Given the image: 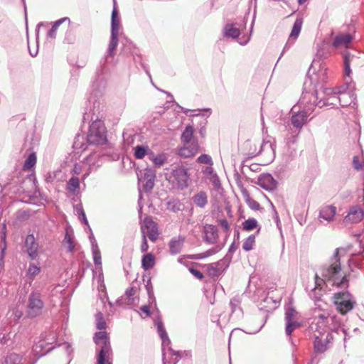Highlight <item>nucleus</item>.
I'll use <instances>...</instances> for the list:
<instances>
[{"label": "nucleus", "instance_id": "f257e3e1", "mask_svg": "<svg viewBox=\"0 0 364 364\" xmlns=\"http://www.w3.org/2000/svg\"><path fill=\"white\" fill-rule=\"evenodd\" d=\"M339 252L340 250L337 249L331 259V264L321 268V276L323 279L320 278L318 274H315L314 291L321 289L325 283V280L332 281L333 284L338 287H343L347 288L348 287V275L346 274H344L341 279L339 277V274L341 271Z\"/></svg>", "mask_w": 364, "mask_h": 364}, {"label": "nucleus", "instance_id": "f03ea898", "mask_svg": "<svg viewBox=\"0 0 364 364\" xmlns=\"http://www.w3.org/2000/svg\"><path fill=\"white\" fill-rule=\"evenodd\" d=\"M94 340L96 345L100 348L97 364H105V360H112V356L109 335L106 331L96 332Z\"/></svg>", "mask_w": 364, "mask_h": 364}, {"label": "nucleus", "instance_id": "7ed1b4c3", "mask_svg": "<svg viewBox=\"0 0 364 364\" xmlns=\"http://www.w3.org/2000/svg\"><path fill=\"white\" fill-rule=\"evenodd\" d=\"M106 129L102 121H95L90 127L87 141L92 144H103L106 142Z\"/></svg>", "mask_w": 364, "mask_h": 364}, {"label": "nucleus", "instance_id": "20e7f679", "mask_svg": "<svg viewBox=\"0 0 364 364\" xmlns=\"http://www.w3.org/2000/svg\"><path fill=\"white\" fill-rule=\"evenodd\" d=\"M43 301L41 295L36 291H32L28 297L26 308V315L29 318H36L41 315L43 310Z\"/></svg>", "mask_w": 364, "mask_h": 364}, {"label": "nucleus", "instance_id": "39448f33", "mask_svg": "<svg viewBox=\"0 0 364 364\" xmlns=\"http://www.w3.org/2000/svg\"><path fill=\"white\" fill-rule=\"evenodd\" d=\"M338 93H339V92L337 90V89L326 88L324 90V94L326 95L325 99L318 101L316 105L319 107L333 105H336L337 100H339L340 105L343 107L347 106L348 103L346 101H343V99L348 97V94L345 92L341 93L342 97H337Z\"/></svg>", "mask_w": 364, "mask_h": 364}, {"label": "nucleus", "instance_id": "423d86ee", "mask_svg": "<svg viewBox=\"0 0 364 364\" xmlns=\"http://www.w3.org/2000/svg\"><path fill=\"white\" fill-rule=\"evenodd\" d=\"M173 182L178 188L183 189L188 186L189 174L188 168L184 166H176L172 171Z\"/></svg>", "mask_w": 364, "mask_h": 364}, {"label": "nucleus", "instance_id": "0eeeda50", "mask_svg": "<svg viewBox=\"0 0 364 364\" xmlns=\"http://www.w3.org/2000/svg\"><path fill=\"white\" fill-rule=\"evenodd\" d=\"M350 294L347 291L336 294L333 296L334 302L337 305V309L342 315L353 309V303L349 300Z\"/></svg>", "mask_w": 364, "mask_h": 364}, {"label": "nucleus", "instance_id": "6e6552de", "mask_svg": "<svg viewBox=\"0 0 364 364\" xmlns=\"http://www.w3.org/2000/svg\"><path fill=\"white\" fill-rule=\"evenodd\" d=\"M141 232L142 236H148L152 241H155L159 236L156 224L149 217L145 218L141 223Z\"/></svg>", "mask_w": 364, "mask_h": 364}, {"label": "nucleus", "instance_id": "1a4fd4ad", "mask_svg": "<svg viewBox=\"0 0 364 364\" xmlns=\"http://www.w3.org/2000/svg\"><path fill=\"white\" fill-rule=\"evenodd\" d=\"M364 65V59L362 57L350 53H347L344 56L345 75L350 76L351 74L350 67L358 69Z\"/></svg>", "mask_w": 364, "mask_h": 364}, {"label": "nucleus", "instance_id": "9d476101", "mask_svg": "<svg viewBox=\"0 0 364 364\" xmlns=\"http://www.w3.org/2000/svg\"><path fill=\"white\" fill-rule=\"evenodd\" d=\"M26 252L31 259H36L38 255V244L33 235H28L25 240Z\"/></svg>", "mask_w": 364, "mask_h": 364}, {"label": "nucleus", "instance_id": "9b49d317", "mask_svg": "<svg viewBox=\"0 0 364 364\" xmlns=\"http://www.w3.org/2000/svg\"><path fill=\"white\" fill-rule=\"evenodd\" d=\"M364 216L363 210L358 206L353 207L350 209L349 213L344 218V223H357L363 220Z\"/></svg>", "mask_w": 364, "mask_h": 364}, {"label": "nucleus", "instance_id": "f8f14e48", "mask_svg": "<svg viewBox=\"0 0 364 364\" xmlns=\"http://www.w3.org/2000/svg\"><path fill=\"white\" fill-rule=\"evenodd\" d=\"M199 149L200 146L197 141L185 143L180 149V155L183 157H191L195 156Z\"/></svg>", "mask_w": 364, "mask_h": 364}, {"label": "nucleus", "instance_id": "ddd939ff", "mask_svg": "<svg viewBox=\"0 0 364 364\" xmlns=\"http://www.w3.org/2000/svg\"><path fill=\"white\" fill-rule=\"evenodd\" d=\"M258 184L263 188L273 190L277 187V181L270 173H263L258 179Z\"/></svg>", "mask_w": 364, "mask_h": 364}, {"label": "nucleus", "instance_id": "4468645a", "mask_svg": "<svg viewBox=\"0 0 364 364\" xmlns=\"http://www.w3.org/2000/svg\"><path fill=\"white\" fill-rule=\"evenodd\" d=\"M241 194L244 200L247 203V205L250 208L252 209L253 210H260L262 209L259 203L252 198L247 188H242L241 189Z\"/></svg>", "mask_w": 364, "mask_h": 364}, {"label": "nucleus", "instance_id": "2eb2a0df", "mask_svg": "<svg viewBox=\"0 0 364 364\" xmlns=\"http://www.w3.org/2000/svg\"><path fill=\"white\" fill-rule=\"evenodd\" d=\"M353 40V36L349 33L338 34L336 36L333 41L334 47L345 46L348 47Z\"/></svg>", "mask_w": 364, "mask_h": 364}, {"label": "nucleus", "instance_id": "dca6fc26", "mask_svg": "<svg viewBox=\"0 0 364 364\" xmlns=\"http://www.w3.org/2000/svg\"><path fill=\"white\" fill-rule=\"evenodd\" d=\"M141 267L145 270L153 268L156 265V257L151 252L144 254L141 259Z\"/></svg>", "mask_w": 364, "mask_h": 364}, {"label": "nucleus", "instance_id": "f3484780", "mask_svg": "<svg viewBox=\"0 0 364 364\" xmlns=\"http://www.w3.org/2000/svg\"><path fill=\"white\" fill-rule=\"evenodd\" d=\"M336 213V208L333 205H326L320 210V217L326 221H331Z\"/></svg>", "mask_w": 364, "mask_h": 364}, {"label": "nucleus", "instance_id": "a211bd4d", "mask_svg": "<svg viewBox=\"0 0 364 364\" xmlns=\"http://www.w3.org/2000/svg\"><path fill=\"white\" fill-rule=\"evenodd\" d=\"M324 334L319 333L318 335H315V340L314 341V346L316 352L324 353L327 350L328 346L325 343Z\"/></svg>", "mask_w": 364, "mask_h": 364}, {"label": "nucleus", "instance_id": "6ab92c4d", "mask_svg": "<svg viewBox=\"0 0 364 364\" xmlns=\"http://www.w3.org/2000/svg\"><path fill=\"white\" fill-rule=\"evenodd\" d=\"M193 200L196 206L204 208L208 203V196L204 191H200L194 195Z\"/></svg>", "mask_w": 364, "mask_h": 364}, {"label": "nucleus", "instance_id": "aec40b11", "mask_svg": "<svg viewBox=\"0 0 364 364\" xmlns=\"http://www.w3.org/2000/svg\"><path fill=\"white\" fill-rule=\"evenodd\" d=\"M205 239L208 243H215L218 234L215 227L213 225H206L205 227Z\"/></svg>", "mask_w": 364, "mask_h": 364}, {"label": "nucleus", "instance_id": "412c9836", "mask_svg": "<svg viewBox=\"0 0 364 364\" xmlns=\"http://www.w3.org/2000/svg\"><path fill=\"white\" fill-rule=\"evenodd\" d=\"M303 24L301 18H297L294 23L292 31L289 36V41L294 42L298 38L299 33H301V28Z\"/></svg>", "mask_w": 364, "mask_h": 364}, {"label": "nucleus", "instance_id": "4be33fe9", "mask_svg": "<svg viewBox=\"0 0 364 364\" xmlns=\"http://www.w3.org/2000/svg\"><path fill=\"white\" fill-rule=\"evenodd\" d=\"M184 238L181 237L172 239L169 243L170 252L172 254H177L181 251Z\"/></svg>", "mask_w": 364, "mask_h": 364}, {"label": "nucleus", "instance_id": "5701e85b", "mask_svg": "<svg viewBox=\"0 0 364 364\" xmlns=\"http://www.w3.org/2000/svg\"><path fill=\"white\" fill-rule=\"evenodd\" d=\"M241 150L245 155L248 156H254L257 153L255 145L250 141L244 142L241 146Z\"/></svg>", "mask_w": 364, "mask_h": 364}, {"label": "nucleus", "instance_id": "b1692460", "mask_svg": "<svg viewBox=\"0 0 364 364\" xmlns=\"http://www.w3.org/2000/svg\"><path fill=\"white\" fill-rule=\"evenodd\" d=\"M307 118V114L306 112H300L297 114H295L292 116L291 122L292 124L295 127H301L304 125L306 119Z\"/></svg>", "mask_w": 364, "mask_h": 364}, {"label": "nucleus", "instance_id": "393cba45", "mask_svg": "<svg viewBox=\"0 0 364 364\" xmlns=\"http://www.w3.org/2000/svg\"><path fill=\"white\" fill-rule=\"evenodd\" d=\"M241 32L240 28L235 27L233 24H228L224 28V34L230 38H238Z\"/></svg>", "mask_w": 364, "mask_h": 364}, {"label": "nucleus", "instance_id": "a878e982", "mask_svg": "<svg viewBox=\"0 0 364 364\" xmlns=\"http://www.w3.org/2000/svg\"><path fill=\"white\" fill-rule=\"evenodd\" d=\"M120 21L118 17V12L114 8L112 12V33H119Z\"/></svg>", "mask_w": 364, "mask_h": 364}, {"label": "nucleus", "instance_id": "bb28decb", "mask_svg": "<svg viewBox=\"0 0 364 364\" xmlns=\"http://www.w3.org/2000/svg\"><path fill=\"white\" fill-rule=\"evenodd\" d=\"M193 134L194 129L191 126L187 127L181 134V141L183 143H190L194 141L193 139Z\"/></svg>", "mask_w": 364, "mask_h": 364}, {"label": "nucleus", "instance_id": "cd10ccee", "mask_svg": "<svg viewBox=\"0 0 364 364\" xmlns=\"http://www.w3.org/2000/svg\"><path fill=\"white\" fill-rule=\"evenodd\" d=\"M155 324L161 338L164 341L168 338V334L164 328L161 316L155 318Z\"/></svg>", "mask_w": 364, "mask_h": 364}, {"label": "nucleus", "instance_id": "c85d7f7f", "mask_svg": "<svg viewBox=\"0 0 364 364\" xmlns=\"http://www.w3.org/2000/svg\"><path fill=\"white\" fill-rule=\"evenodd\" d=\"M118 35L119 33H112L111 39L108 45V54L113 55L115 53L116 47L118 43Z\"/></svg>", "mask_w": 364, "mask_h": 364}, {"label": "nucleus", "instance_id": "c756f323", "mask_svg": "<svg viewBox=\"0 0 364 364\" xmlns=\"http://www.w3.org/2000/svg\"><path fill=\"white\" fill-rule=\"evenodd\" d=\"M36 164V154L35 152H32L29 156L25 161L23 165V171H28L32 168Z\"/></svg>", "mask_w": 364, "mask_h": 364}, {"label": "nucleus", "instance_id": "7c9ffc66", "mask_svg": "<svg viewBox=\"0 0 364 364\" xmlns=\"http://www.w3.org/2000/svg\"><path fill=\"white\" fill-rule=\"evenodd\" d=\"M258 227V222L254 218H250L242 223V229L246 231L253 230Z\"/></svg>", "mask_w": 364, "mask_h": 364}, {"label": "nucleus", "instance_id": "2f4dec72", "mask_svg": "<svg viewBox=\"0 0 364 364\" xmlns=\"http://www.w3.org/2000/svg\"><path fill=\"white\" fill-rule=\"evenodd\" d=\"M149 146H143V145H137L134 148V156L136 159H142L148 153Z\"/></svg>", "mask_w": 364, "mask_h": 364}, {"label": "nucleus", "instance_id": "473e14b6", "mask_svg": "<svg viewBox=\"0 0 364 364\" xmlns=\"http://www.w3.org/2000/svg\"><path fill=\"white\" fill-rule=\"evenodd\" d=\"M63 242L68 247V251L73 252L74 250L75 247V240L73 236L69 235L68 232L65 235Z\"/></svg>", "mask_w": 364, "mask_h": 364}, {"label": "nucleus", "instance_id": "72a5a7b5", "mask_svg": "<svg viewBox=\"0 0 364 364\" xmlns=\"http://www.w3.org/2000/svg\"><path fill=\"white\" fill-rule=\"evenodd\" d=\"M297 316L298 312L294 309L293 308H290L287 310V312L285 314V318L287 320V322H293V321H298L297 320Z\"/></svg>", "mask_w": 364, "mask_h": 364}, {"label": "nucleus", "instance_id": "f704fd0d", "mask_svg": "<svg viewBox=\"0 0 364 364\" xmlns=\"http://www.w3.org/2000/svg\"><path fill=\"white\" fill-rule=\"evenodd\" d=\"M255 237L254 235L249 236L242 245V248L245 251L252 250L255 244Z\"/></svg>", "mask_w": 364, "mask_h": 364}, {"label": "nucleus", "instance_id": "c9c22d12", "mask_svg": "<svg viewBox=\"0 0 364 364\" xmlns=\"http://www.w3.org/2000/svg\"><path fill=\"white\" fill-rule=\"evenodd\" d=\"M41 272V267L36 266L34 264L29 265L28 269L27 274L31 277V279H33L36 275Z\"/></svg>", "mask_w": 364, "mask_h": 364}, {"label": "nucleus", "instance_id": "e433bc0d", "mask_svg": "<svg viewBox=\"0 0 364 364\" xmlns=\"http://www.w3.org/2000/svg\"><path fill=\"white\" fill-rule=\"evenodd\" d=\"M151 155H152V157L151 158V159L155 166H161L166 162V157L164 155L160 154V155H157V156H154L152 152H151Z\"/></svg>", "mask_w": 364, "mask_h": 364}, {"label": "nucleus", "instance_id": "4c0bfd02", "mask_svg": "<svg viewBox=\"0 0 364 364\" xmlns=\"http://www.w3.org/2000/svg\"><path fill=\"white\" fill-rule=\"evenodd\" d=\"M80 186V181L78 178L73 177L69 179L68 183V188L69 191L74 192L75 191L76 188H77Z\"/></svg>", "mask_w": 364, "mask_h": 364}, {"label": "nucleus", "instance_id": "58836bf2", "mask_svg": "<svg viewBox=\"0 0 364 364\" xmlns=\"http://www.w3.org/2000/svg\"><path fill=\"white\" fill-rule=\"evenodd\" d=\"M65 21H68V22H69V18H63L59 20H57L55 22L54 25L53 26V27L50 31V36H52L53 38H55L57 28H58V26L60 25L63 23V22H65Z\"/></svg>", "mask_w": 364, "mask_h": 364}, {"label": "nucleus", "instance_id": "ea45409f", "mask_svg": "<svg viewBox=\"0 0 364 364\" xmlns=\"http://www.w3.org/2000/svg\"><path fill=\"white\" fill-rule=\"evenodd\" d=\"M20 362V357L17 354H10L4 360L3 364H17Z\"/></svg>", "mask_w": 364, "mask_h": 364}, {"label": "nucleus", "instance_id": "a19ab883", "mask_svg": "<svg viewBox=\"0 0 364 364\" xmlns=\"http://www.w3.org/2000/svg\"><path fill=\"white\" fill-rule=\"evenodd\" d=\"M286 332L287 335H291L296 328L299 327L301 325L298 321L287 322Z\"/></svg>", "mask_w": 364, "mask_h": 364}, {"label": "nucleus", "instance_id": "79ce46f5", "mask_svg": "<svg viewBox=\"0 0 364 364\" xmlns=\"http://www.w3.org/2000/svg\"><path fill=\"white\" fill-rule=\"evenodd\" d=\"M221 228L225 232L227 235L230 232V224L226 219H218L217 220Z\"/></svg>", "mask_w": 364, "mask_h": 364}, {"label": "nucleus", "instance_id": "37998d69", "mask_svg": "<svg viewBox=\"0 0 364 364\" xmlns=\"http://www.w3.org/2000/svg\"><path fill=\"white\" fill-rule=\"evenodd\" d=\"M197 161L200 164H210V165H213V164L211 157L207 154L200 155L197 159Z\"/></svg>", "mask_w": 364, "mask_h": 364}, {"label": "nucleus", "instance_id": "c03bdc74", "mask_svg": "<svg viewBox=\"0 0 364 364\" xmlns=\"http://www.w3.org/2000/svg\"><path fill=\"white\" fill-rule=\"evenodd\" d=\"M96 327L98 330H103L106 328V323L102 314H98L97 316Z\"/></svg>", "mask_w": 364, "mask_h": 364}, {"label": "nucleus", "instance_id": "a18cd8bd", "mask_svg": "<svg viewBox=\"0 0 364 364\" xmlns=\"http://www.w3.org/2000/svg\"><path fill=\"white\" fill-rule=\"evenodd\" d=\"M353 166L355 170L360 171L363 168V162L360 160L358 156H353Z\"/></svg>", "mask_w": 364, "mask_h": 364}, {"label": "nucleus", "instance_id": "49530a36", "mask_svg": "<svg viewBox=\"0 0 364 364\" xmlns=\"http://www.w3.org/2000/svg\"><path fill=\"white\" fill-rule=\"evenodd\" d=\"M140 249L141 252H146L149 250V244L146 236H142V242Z\"/></svg>", "mask_w": 364, "mask_h": 364}, {"label": "nucleus", "instance_id": "de8ad7c7", "mask_svg": "<svg viewBox=\"0 0 364 364\" xmlns=\"http://www.w3.org/2000/svg\"><path fill=\"white\" fill-rule=\"evenodd\" d=\"M189 272L195 276L196 278L198 279H203L204 278V275L201 272L197 270V269L195 268H190Z\"/></svg>", "mask_w": 364, "mask_h": 364}, {"label": "nucleus", "instance_id": "09e8293b", "mask_svg": "<svg viewBox=\"0 0 364 364\" xmlns=\"http://www.w3.org/2000/svg\"><path fill=\"white\" fill-rule=\"evenodd\" d=\"M77 213L79 214L80 220H82L85 224H87V220L85 213H84L82 208H77Z\"/></svg>", "mask_w": 364, "mask_h": 364}, {"label": "nucleus", "instance_id": "8fccbe9b", "mask_svg": "<svg viewBox=\"0 0 364 364\" xmlns=\"http://www.w3.org/2000/svg\"><path fill=\"white\" fill-rule=\"evenodd\" d=\"M214 253H215V250H208L205 252H203V253L197 255L195 258L196 259H203L205 257H209V255H213Z\"/></svg>", "mask_w": 364, "mask_h": 364}, {"label": "nucleus", "instance_id": "3c124183", "mask_svg": "<svg viewBox=\"0 0 364 364\" xmlns=\"http://www.w3.org/2000/svg\"><path fill=\"white\" fill-rule=\"evenodd\" d=\"M154 178H155V176H154L153 178H149L146 181V184H145L146 189L151 190L154 188V184H155Z\"/></svg>", "mask_w": 364, "mask_h": 364}, {"label": "nucleus", "instance_id": "603ef678", "mask_svg": "<svg viewBox=\"0 0 364 364\" xmlns=\"http://www.w3.org/2000/svg\"><path fill=\"white\" fill-rule=\"evenodd\" d=\"M94 260L95 263L97 265L101 264V256L99 251H95L94 252Z\"/></svg>", "mask_w": 364, "mask_h": 364}, {"label": "nucleus", "instance_id": "864d4df0", "mask_svg": "<svg viewBox=\"0 0 364 364\" xmlns=\"http://www.w3.org/2000/svg\"><path fill=\"white\" fill-rule=\"evenodd\" d=\"M141 311L146 314L147 316H149L151 315L149 307L148 305H143L141 306Z\"/></svg>", "mask_w": 364, "mask_h": 364}, {"label": "nucleus", "instance_id": "5fc2aeb1", "mask_svg": "<svg viewBox=\"0 0 364 364\" xmlns=\"http://www.w3.org/2000/svg\"><path fill=\"white\" fill-rule=\"evenodd\" d=\"M333 339V336H332L331 333H328L327 334H326V336H325V343L326 344V346H328V343H331Z\"/></svg>", "mask_w": 364, "mask_h": 364}, {"label": "nucleus", "instance_id": "6e6d98bb", "mask_svg": "<svg viewBox=\"0 0 364 364\" xmlns=\"http://www.w3.org/2000/svg\"><path fill=\"white\" fill-rule=\"evenodd\" d=\"M203 171L205 173H212L213 172V168L212 166H208Z\"/></svg>", "mask_w": 364, "mask_h": 364}, {"label": "nucleus", "instance_id": "4d7b16f0", "mask_svg": "<svg viewBox=\"0 0 364 364\" xmlns=\"http://www.w3.org/2000/svg\"><path fill=\"white\" fill-rule=\"evenodd\" d=\"M22 316V312L16 311L15 317L16 319L20 318Z\"/></svg>", "mask_w": 364, "mask_h": 364}, {"label": "nucleus", "instance_id": "13d9d810", "mask_svg": "<svg viewBox=\"0 0 364 364\" xmlns=\"http://www.w3.org/2000/svg\"><path fill=\"white\" fill-rule=\"evenodd\" d=\"M74 171L76 173H80V169L78 168L77 167V165H75V168H74Z\"/></svg>", "mask_w": 364, "mask_h": 364}, {"label": "nucleus", "instance_id": "bf43d9fd", "mask_svg": "<svg viewBox=\"0 0 364 364\" xmlns=\"http://www.w3.org/2000/svg\"><path fill=\"white\" fill-rule=\"evenodd\" d=\"M307 0H298L299 4H303L306 2Z\"/></svg>", "mask_w": 364, "mask_h": 364}, {"label": "nucleus", "instance_id": "052dcab7", "mask_svg": "<svg viewBox=\"0 0 364 364\" xmlns=\"http://www.w3.org/2000/svg\"><path fill=\"white\" fill-rule=\"evenodd\" d=\"M132 290H133V289H131L129 291H127V294L128 296L132 295Z\"/></svg>", "mask_w": 364, "mask_h": 364}, {"label": "nucleus", "instance_id": "680f3d73", "mask_svg": "<svg viewBox=\"0 0 364 364\" xmlns=\"http://www.w3.org/2000/svg\"><path fill=\"white\" fill-rule=\"evenodd\" d=\"M105 364H112V360H105Z\"/></svg>", "mask_w": 364, "mask_h": 364}]
</instances>
